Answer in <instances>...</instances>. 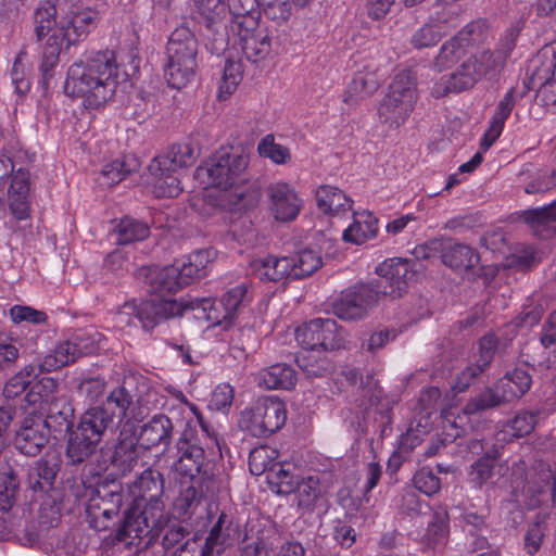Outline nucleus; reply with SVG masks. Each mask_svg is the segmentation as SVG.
Here are the masks:
<instances>
[{"label": "nucleus", "mask_w": 556, "mask_h": 556, "mask_svg": "<svg viewBox=\"0 0 556 556\" xmlns=\"http://www.w3.org/2000/svg\"><path fill=\"white\" fill-rule=\"evenodd\" d=\"M520 218L535 232L542 235L544 229L556 232V201L548 205L523 211Z\"/></svg>", "instance_id": "72a5a7b5"}, {"label": "nucleus", "mask_w": 556, "mask_h": 556, "mask_svg": "<svg viewBox=\"0 0 556 556\" xmlns=\"http://www.w3.org/2000/svg\"><path fill=\"white\" fill-rule=\"evenodd\" d=\"M49 434V427L42 414L30 412L18 425L14 445L22 454L36 456L48 443Z\"/></svg>", "instance_id": "f8f14e48"}, {"label": "nucleus", "mask_w": 556, "mask_h": 556, "mask_svg": "<svg viewBox=\"0 0 556 556\" xmlns=\"http://www.w3.org/2000/svg\"><path fill=\"white\" fill-rule=\"evenodd\" d=\"M315 198L319 211L332 218H344L353 211L354 201L336 186H319Z\"/></svg>", "instance_id": "6ab92c4d"}, {"label": "nucleus", "mask_w": 556, "mask_h": 556, "mask_svg": "<svg viewBox=\"0 0 556 556\" xmlns=\"http://www.w3.org/2000/svg\"><path fill=\"white\" fill-rule=\"evenodd\" d=\"M258 154L263 157L269 159L277 165H285L291 161L290 150L275 141L273 135H266L257 146Z\"/></svg>", "instance_id": "49530a36"}, {"label": "nucleus", "mask_w": 556, "mask_h": 556, "mask_svg": "<svg viewBox=\"0 0 556 556\" xmlns=\"http://www.w3.org/2000/svg\"><path fill=\"white\" fill-rule=\"evenodd\" d=\"M418 99L416 78L408 71L395 75L378 108L380 123L396 129L403 125Z\"/></svg>", "instance_id": "423d86ee"}, {"label": "nucleus", "mask_w": 556, "mask_h": 556, "mask_svg": "<svg viewBox=\"0 0 556 556\" xmlns=\"http://www.w3.org/2000/svg\"><path fill=\"white\" fill-rule=\"evenodd\" d=\"M153 176V192L156 197L175 198L180 194L182 188L178 173L166 170H150Z\"/></svg>", "instance_id": "37998d69"}, {"label": "nucleus", "mask_w": 556, "mask_h": 556, "mask_svg": "<svg viewBox=\"0 0 556 556\" xmlns=\"http://www.w3.org/2000/svg\"><path fill=\"white\" fill-rule=\"evenodd\" d=\"M116 242L118 244H129L136 241H142L150 235V228L146 223L125 217L115 228Z\"/></svg>", "instance_id": "4c0bfd02"}, {"label": "nucleus", "mask_w": 556, "mask_h": 556, "mask_svg": "<svg viewBox=\"0 0 556 556\" xmlns=\"http://www.w3.org/2000/svg\"><path fill=\"white\" fill-rule=\"evenodd\" d=\"M536 425V416L529 412L517 414L503 430L504 438L510 435L511 438H521L530 434Z\"/></svg>", "instance_id": "864d4df0"}, {"label": "nucleus", "mask_w": 556, "mask_h": 556, "mask_svg": "<svg viewBox=\"0 0 556 556\" xmlns=\"http://www.w3.org/2000/svg\"><path fill=\"white\" fill-rule=\"evenodd\" d=\"M79 357L78 350L71 338L58 343L38 364V367L41 372H51L75 363Z\"/></svg>", "instance_id": "c756f323"}, {"label": "nucleus", "mask_w": 556, "mask_h": 556, "mask_svg": "<svg viewBox=\"0 0 556 556\" xmlns=\"http://www.w3.org/2000/svg\"><path fill=\"white\" fill-rule=\"evenodd\" d=\"M414 486L427 496H432L441 490V480L430 468L422 467L413 477Z\"/></svg>", "instance_id": "bf43d9fd"}, {"label": "nucleus", "mask_w": 556, "mask_h": 556, "mask_svg": "<svg viewBox=\"0 0 556 556\" xmlns=\"http://www.w3.org/2000/svg\"><path fill=\"white\" fill-rule=\"evenodd\" d=\"M35 370V365L25 366L4 384L3 395L7 399H15L21 395L30 383V379L37 375Z\"/></svg>", "instance_id": "5fc2aeb1"}, {"label": "nucleus", "mask_w": 556, "mask_h": 556, "mask_svg": "<svg viewBox=\"0 0 556 556\" xmlns=\"http://www.w3.org/2000/svg\"><path fill=\"white\" fill-rule=\"evenodd\" d=\"M59 383L54 378L43 377L31 387V390L26 397L29 403L36 404V396L38 395L41 400L39 407L42 408V404L48 403L52 395L56 392Z\"/></svg>", "instance_id": "69168bd1"}, {"label": "nucleus", "mask_w": 556, "mask_h": 556, "mask_svg": "<svg viewBox=\"0 0 556 556\" xmlns=\"http://www.w3.org/2000/svg\"><path fill=\"white\" fill-rule=\"evenodd\" d=\"M229 31L245 58L252 63L264 61L271 51V41L268 30L261 27L260 20L248 17L229 26Z\"/></svg>", "instance_id": "9d476101"}, {"label": "nucleus", "mask_w": 556, "mask_h": 556, "mask_svg": "<svg viewBox=\"0 0 556 556\" xmlns=\"http://www.w3.org/2000/svg\"><path fill=\"white\" fill-rule=\"evenodd\" d=\"M287 420L283 402L275 396L263 397L245 408L240 416L239 426L253 437H266L278 431Z\"/></svg>", "instance_id": "0eeeda50"}, {"label": "nucleus", "mask_w": 556, "mask_h": 556, "mask_svg": "<svg viewBox=\"0 0 556 556\" xmlns=\"http://www.w3.org/2000/svg\"><path fill=\"white\" fill-rule=\"evenodd\" d=\"M266 193L269 200V208L276 220L291 222L300 214L303 201L288 182H273L267 187Z\"/></svg>", "instance_id": "2eb2a0df"}, {"label": "nucleus", "mask_w": 556, "mask_h": 556, "mask_svg": "<svg viewBox=\"0 0 556 556\" xmlns=\"http://www.w3.org/2000/svg\"><path fill=\"white\" fill-rule=\"evenodd\" d=\"M289 262L291 263V278L293 279L312 275L323 264L320 255L311 249L301 250L295 256L289 257Z\"/></svg>", "instance_id": "ea45409f"}, {"label": "nucleus", "mask_w": 556, "mask_h": 556, "mask_svg": "<svg viewBox=\"0 0 556 556\" xmlns=\"http://www.w3.org/2000/svg\"><path fill=\"white\" fill-rule=\"evenodd\" d=\"M79 356L96 353L101 348L103 336L96 329H87L72 337Z\"/></svg>", "instance_id": "4d7b16f0"}, {"label": "nucleus", "mask_w": 556, "mask_h": 556, "mask_svg": "<svg viewBox=\"0 0 556 556\" xmlns=\"http://www.w3.org/2000/svg\"><path fill=\"white\" fill-rule=\"evenodd\" d=\"M442 260L451 268L463 270L475 267L480 257L471 247L456 243L444 249Z\"/></svg>", "instance_id": "f704fd0d"}, {"label": "nucleus", "mask_w": 556, "mask_h": 556, "mask_svg": "<svg viewBox=\"0 0 556 556\" xmlns=\"http://www.w3.org/2000/svg\"><path fill=\"white\" fill-rule=\"evenodd\" d=\"M542 359L540 365L549 368L556 366V311L553 312L542 329L540 337Z\"/></svg>", "instance_id": "79ce46f5"}, {"label": "nucleus", "mask_w": 556, "mask_h": 556, "mask_svg": "<svg viewBox=\"0 0 556 556\" xmlns=\"http://www.w3.org/2000/svg\"><path fill=\"white\" fill-rule=\"evenodd\" d=\"M132 405L134 397L131 393L124 386H119L112 390L103 404L99 406L105 408L114 420L115 418L123 419L127 417Z\"/></svg>", "instance_id": "e433bc0d"}, {"label": "nucleus", "mask_w": 556, "mask_h": 556, "mask_svg": "<svg viewBox=\"0 0 556 556\" xmlns=\"http://www.w3.org/2000/svg\"><path fill=\"white\" fill-rule=\"evenodd\" d=\"M505 56L502 52L481 51L467 58L450 76L441 77L432 89L437 98L448 92H459L472 88L482 78L497 75L503 67Z\"/></svg>", "instance_id": "39448f33"}, {"label": "nucleus", "mask_w": 556, "mask_h": 556, "mask_svg": "<svg viewBox=\"0 0 556 556\" xmlns=\"http://www.w3.org/2000/svg\"><path fill=\"white\" fill-rule=\"evenodd\" d=\"M236 529L230 515L222 511L211 527L204 541L193 536L181 545L182 553H191V556L222 555L233 545Z\"/></svg>", "instance_id": "6e6552de"}, {"label": "nucleus", "mask_w": 556, "mask_h": 556, "mask_svg": "<svg viewBox=\"0 0 556 556\" xmlns=\"http://www.w3.org/2000/svg\"><path fill=\"white\" fill-rule=\"evenodd\" d=\"M249 164L245 154L216 151L207 161L197 168L195 177L205 187L215 189L217 194L210 198L217 200V205L225 210L236 208L243 199V172Z\"/></svg>", "instance_id": "7ed1b4c3"}, {"label": "nucleus", "mask_w": 556, "mask_h": 556, "mask_svg": "<svg viewBox=\"0 0 556 556\" xmlns=\"http://www.w3.org/2000/svg\"><path fill=\"white\" fill-rule=\"evenodd\" d=\"M20 482L16 476L10 471L0 476V509L10 510L17 501Z\"/></svg>", "instance_id": "603ef678"}, {"label": "nucleus", "mask_w": 556, "mask_h": 556, "mask_svg": "<svg viewBox=\"0 0 556 556\" xmlns=\"http://www.w3.org/2000/svg\"><path fill=\"white\" fill-rule=\"evenodd\" d=\"M486 33V23L478 20L467 24L454 38L462 47L464 45H478L485 39Z\"/></svg>", "instance_id": "680f3d73"}, {"label": "nucleus", "mask_w": 556, "mask_h": 556, "mask_svg": "<svg viewBox=\"0 0 556 556\" xmlns=\"http://www.w3.org/2000/svg\"><path fill=\"white\" fill-rule=\"evenodd\" d=\"M178 458L174 463L175 471L184 477L195 478L205 463V453L203 447L190 442L186 438H180L177 442Z\"/></svg>", "instance_id": "4be33fe9"}, {"label": "nucleus", "mask_w": 556, "mask_h": 556, "mask_svg": "<svg viewBox=\"0 0 556 556\" xmlns=\"http://www.w3.org/2000/svg\"><path fill=\"white\" fill-rule=\"evenodd\" d=\"M185 531L181 527L168 528L162 539V545L167 556H191V553H182L181 545L186 543Z\"/></svg>", "instance_id": "338daca9"}, {"label": "nucleus", "mask_w": 556, "mask_h": 556, "mask_svg": "<svg viewBox=\"0 0 556 556\" xmlns=\"http://www.w3.org/2000/svg\"><path fill=\"white\" fill-rule=\"evenodd\" d=\"M198 40L188 27H177L170 34L164 64L168 86L179 90L192 83L198 70Z\"/></svg>", "instance_id": "20e7f679"}, {"label": "nucleus", "mask_w": 556, "mask_h": 556, "mask_svg": "<svg viewBox=\"0 0 556 556\" xmlns=\"http://www.w3.org/2000/svg\"><path fill=\"white\" fill-rule=\"evenodd\" d=\"M442 38V30L435 29L429 22L416 29L410 37V45L415 49H425L435 46Z\"/></svg>", "instance_id": "052dcab7"}, {"label": "nucleus", "mask_w": 556, "mask_h": 556, "mask_svg": "<svg viewBox=\"0 0 556 556\" xmlns=\"http://www.w3.org/2000/svg\"><path fill=\"white\" fill-rule=\"evenodd\" d=\"M276 451L266 446L254 448L249 456V466L253 475L267 473L269 468L275 464L273 462Z\"/></svg>", "instance_id": "13d9d810"}, {"label": "nucleus", "mask_w": 556, "mask_h": 556, "mask_svg": "<svg viewBox=\"0 0 556 556\" xmlns=\"http://www.w3.org/2000/svg\"><path fill=\"white\" fill-rule=\"evenodd\" d=\"M295 370L291 366L282 363L262 369L257 375L258 386L268 390H290L295 386Z\"/></svg>", "instance_id": "cd10ccee"}, {"label": "nucleus", "mask_w": 556, "mask_h": 556, "mask_svg": "<svg viewBox=\"0 0 556 556\" xmlns=\"http://www.w3.org/2000/svg\"><path fill=\"white\" fill-rule=\"evenodd\" d=\"M462 46L455 38L446 41L434 59L433 65L438 71L451 67L460 56Z\"/></svg>", "instance_id": "e2e57ef3"}, {"label": "nucleus", "mask_w": 556, "mask_h": 556, "mask_svg": "<svg viewBox=\"0 0 556 556\" xmlns=\"http://www.w3.org/2000/svg\"><path fill=\"white\" fill-rule=\"evenodd\" d=\"M131 170V164L127 160L116 159L103 167L100 180L103 185L113 186L121 182Z\"/></svg>", "instance_id": "6e6d98bb"}, {"label": "nucleus", "mask_w": 556, "mask_h": 556, "mask_svg": "<svg viewBox=\"0 0 556 556\" xmlns=\"http://www.w3.org/2000/svg\"><path fill=\"white\" fill-rule=\"evenodd\" d=\"M99 441L75 429L70 433L66 456L72 464H79L89 458L97 450Z\"/></svg>", "instance_id": "473e14b6"}, {"label": "nucleus", "mask_w": 556, "mask_h": 556, "mask_svg": "<svg viewBox=\"0 0 556 556\" xmlns=\"http://www.w3.org/2000/svg\"><path fill=\"white\" fill-rule=\"evenodd\" d=\"M541 467L540 482L538 483V486L535 485V482L528 481L523 486V492L533 493L535 498H533L531 505H538L543 501L541 496L551 491L553 494L554 505L556 506V484L554 482L552 471L543 465Z\"/></svg>", "instance_id": "de8ad7c7"}, {"label": "nucleus", "mask_w": 556, "mask_h": 556, "mask_svg": "<svg viewBox=\"0 0 556 556\" xmlns=\"http://www.w3.org/2000/svg\"><path fill=\"white\" fill-rule=\"evenodd\" d=\"M252 267L261 280L280 281L291 277L292 267L289 257L267 256L254 261Z\"/></svg>", "instance_id": "7c9ffc66"}, {"label": "nucleus", "mask_w": 556, "mask_h": 556, "mask_svg": "<svg viewBox=\"0 0 556 556\" xmlns=\"http://www.w3.org/2000/svg\"><path fill=\"white\" fill-rule=\"evenodd\" d=\"M139 509L136 506L125 516L121 530L123 535L130 539H140L163 522L164 514H161L159 506Z\"/></svg>", "instance_id": "aec40b11"}, {"label": "nucleus", "mask_w": 556, "mask_h": 556, "mask_svg": "<svg viewBox=\"0 0 556 556\" xmlns=\"http://www.w3.org/2000/svg\"><path fill=\"white\" fill-rule=\"evenodd\" d=\"M60 22H56V8L50 0L40 2L35 12V34L38 40H41L54 33L59 28Z\"/></svg>", "instance_id": "c9c22d12"}, {"label": "nucleus", "mask_w": 556, "mask_h": 556, "mask_svg": "<svg viewBox=\"0 0 556 556\" xmlns=\"http://www.w3.org/2000/svg\"><path fill=\"white\" fill-rule=\"evenodd\" d=\"M137 442L132 437L124 438V432H121V439L113 453L112 462L123 471L130 470L139 458Z\"/></svg>", "instance_id": "a19ab883"}, {"label": "nucleus", "mask_w": 556, "mask_h": 556, "mask_svg": "<svg viewBox=\"0 0 556 556\" xmlns=\"http://www.w3.org/2000/svg\"><path fill=\"white\" fill-rule=\"evenodd\" d=\"M539 101L548 110H556V63L548 77L538 89Z\"/></svg>", "instance_id": "774afa93"}, {"label": "nucleus", "mask_w": 556, "mask_h": 556, "mask_svg": "<svg viewBox=\"0 0 556 556\" xmlns=\"http://www.w3.org/2000/svg\"><path fill=\"white\" fill-rule=\"evenodd\" d=\"M324 493L325 489L318 477L309 476L298 485L299 505L311 508Z\"/></svg>", "instance_id": "8fccbe9b"}, {"label": "nucleus", "mask_w": 556, "mask_h": 556, "mask_svg": "<svg viewBox=\"0 0 556 556\" xmlns=\"http://www.w3.org/2000/svg\"><path fill=\"white\" fill-rule=\"evenodd\" d=\"M379 298L380 290L372 283L356 285L341 293L340 298L333 302L332 309L340 319H361Z\"/></svg>", "instance_id": "9b49d317"}, {"label": "nucleus", "mask_w": 556, "mask_h": 556, "mask_svg": "<svg viewBox=\"0 0 556 556\" xmlns=\"http://www.w3.org/2000/svg\"><path fill=\"white\" fill-rule=\"evenodd\" d=\"M99 21V12L91 8H84L63 16L60 26L52 35L60 36L61 41L67 45H75L84 40Z\"/></svg>", "instance_id": "dca6fc26"}, {"label": "nucleus", "mask_w": 556, "mask_h": 556, "mask_svg": "<svg viewBox=\"0 0 556 556\" xmlns=\"http://www.w3.org/2000/svg\"><path fill=\"white\" fill-rule=\"evenodd\" d=\"M60 38V36L50 35L43 47L40 72L45 84L52 77V72L59 63V56L63 46Z\"/></svg>", "instance_id": "c03bdc74"}, {"label": "nucleus", "mask_w": 556, "mask_h": 556, "mask_svg": "<svg viewBox=\"0 0 556 556\" xmlns=\"http://www.w3.org/2000/svg\"><path fill=\"white\" fill-rule=\"evenodd\" d=\"M496 343L497 342L494 334H485L480 340V358L477 362V364L468 366L457 377V381L455 384V389L457 391H464L469 386L470 380L480 375L485 369V367L491 363L496 349Z\"/></svg>", "instance_id": "bb28decb"}, {"label": "nucleus", "mask_w": 556, "mask_h": 556, "mask_svg": "<svg viewBox=\"0 0 556 556\" xmlns=\"http://www.w3.org/2000/svg\"><path fill=\"white\" fill-rule=\"evenodd\" d=\"M353 222L342 232L344 242L363 244L376 237L378 231V219L368 211H352Z\"/></svg>", "instance_id": "a878e982"}, {"label": "nucleus", "mask_w": 556, "mask_h": 556, "mask_svg": "<svg viewBox=\"0 0 556 556\" xmlns=\"http://www.w3.org/2000/svg\"><path fill=\"white\" fill-rule=\"evenodd\" d=\"M193 148L188 143L173 144L167 151L155 156L149 165V170H172L179 173L184 167L191 166L195 162Z\"/></svg>", "instance_id": "5701e85b"}, {"label": "nucleus", "mask_w": 556, "mask_h": 556, "mask_svg": "<svg viewBox=\"0 0 556 556\" xmlns=\"http://www.w3.org/2000/svg\"><path fill=\"white\" fill-rule=\"evenodd\" d=\"M260 0H228V11L231 15L229 26H236L237 23L244 21L248 17L260 20Z\"/></svg>", "instance_id": "09e8293b"}, {"label": "nucleus", "mask_w": 556, "mask_h": 556, "mask_svg": "<svg viewBox=\"0 0 556 556\" xmlns=\"http://www.w3.org/2000/svg\"><path fill=\"white\" fill-rule=\"evenodd\" d=\"M163 489L162 475L151 469L144 470L134 485L136 506L138 508H154L159 506L161 514H164V504L161 500Z\"/></svg>", "instance_id": "a211bd4d"}, {"label": "nucleus", "mask_w": 556, "mask_h": 556, "mask_svg": "<svg viewBox=\"0 0 556 556\" xmlns=\"http://www.w3.org/2000/svg\"><path fill=\"white\" fill-rule=\"evenodd\" d=\"M532 383V379L527 370L516 368L507 372L497 381L498 390L502 392L504 400L508 402L515 401L526 394Z\"/></svg>", "instance_id": "2f4dec72"}, {"label": "nucleus", "mask_w": 556, "mask_h": 556, "mask_svg": "<svg viewBox=\"0 0 556 556\" xmlns=\"http://www.w3.org/2000/svg\"><path fill=\"white\" fill-rule=\"evenodd\" d=\"M379 276L374 287L380 290V295L391 298L401 296L405 291L407 281L413 278L412 262L405 258H389L376 267Z\"/></svg>", "instance_id": "ddd939ff"}, {"label": "nucleus", "mask_w": 556, "mask_h": 556, "mask_svg": "<svg viewBox=\"0 0 556 556\" xmlns=\"http://www.w3.org/2000/svg\"><path fill=\"white\" fill-rule=\"evenodd\" d=\"M380 67L374 60L365 61L355 73L351 84L349 85L344 102L348 104L355 103L358 99H363L371 94L382 80Z\"/></svg>", "instance_id": "f3484780"}, {"label": "nucleus", "mask_w": 556, "mask_h": 556, "mask_svg": "<svg viewBox=\"0 0 556 556\" xmlns=\"http://www.w3.org/2000/svg\"><path fill=\"white\" fill-rule=\"evenodd\" d=\"M30 175L27 170L18 169L11 178L8 189V205L11 214L18 220L29 217Z\"/></svg>", "instance_id": "412c9836"}, {"label": "nucleus", "mask_w": 556, "mask_h": 556, "mask_svg": "<svg viewBox=\"0 0 556 556\" xmlns=\"http://www.w3.org/2000/svg\"><path fill=\"white\" fill-rule=\"evenodd\" d=\"M198 12L213 24L223 18L228 11V3L224 0H193Z\"/></svg>", "instance_id": "0e129e2a"}, {"label": "nucleus", "mask_w": 556, "mask_h": 556, "mask_svg": "<svg viewBox=\"0 0 556 556\" xmlns=\"http://www.w3.org/2000/svg\"><path fill=\"white\" fill-rule=\"evenodd\" d=\"M299 344L308 350L332 351L344 348L343 331L332 318H314L295 330Z\"/></svg>", "instance_id": "1a4fd4ad"}, {"label": "nucleus", "mask_w": 556, "mask_h": 556, "mask_svg": "<svg viewBox=\"0 0 556 556\" xmlns=\"http://www.w3.org/2000/svg\"><path fill=\"white\" fill-rule=\"evenodd\" d=\"M114 420L109 412L100 406L90 407L79 419L77 429L101 442L104 432L113 425Z\"/></svg>", "instance_id": "c85d7f7f"}, {"label": "nucleus", "mask_w": 556, "mask_h": 556, "mask_svg": "<svg viewBox=\"0 0 556 556\" xmlns=\"http://www.w3.org/2000/svg\"><path fill=\"white\" fill-rule=\"evenodd\" d=\"M506 402L508 401L504 400L501 390H498V384L496 383L494 388L485 389L478 396L468 402L465 406V413L473 414L477 410L491 408Z\"/></svg>", "instance_id": "3c124183"}, {"label": "nucleus", "mask_w": 556, "mask_h": 556, "mask_svg": "<svg viewBox=\"0 0 556 556\" xmlns=\"http://www.w3.org/2000/svg\"><path fill=\"white\" fill-rule=\"evenodd\" d=\"M117 76L114 51H98L68 67L64 92L71 98L80 99L86 109H99L115 93Z\"/></svg>", "instance_id": "f03ea898"}, {"label": "nucleus", "mask_w": 556, "mask_h": 556, "mask_svg": "<svg viewBox=\"0 0 556 556\" xmlns=\"http://www.w3.org/2000/svg\"><path fill=\"white\" fill-rule=\"evenodd\" d=\"M213 256L212 250H198L173 265L149 269L147 277L151 296L137 308V318L146 330H151L166 319L179 317L186 311L198 307V301L177 300L169 294L204 277Z\"/></svg>", "instance_id": "f257e3e1"}, {"label": "nucleus", "mask_w": 556, "mask_h": 556, "mask_svg": "<svg viewBox=\"0 0 556 556\" xmlns=\"http://www.w3.org/2000/svg\"><path fill=\"white\" fill-rule=\"evenodd\" d=\"M516 105L515 89L510 88L504 97L498 101L494 114L490 121V126L485 130L481 142L480 149L486 151L501 136L505 122L510 116L513 109Z\"/></svg>", "instance_id": "b1692460"}, {"label": "nucleus", "mask_w": 556, "mask_h": 556, "mask_svg": "<svg viewBox=\"0 0 556 556\" xmlns=\"http://www.w3.org/2000/svg\"><path fill=\"white\" fill-rule=\"evenodd\" d=\"M242 65L240 62L228 60L224 66L223 77L218 87V98L226 100L238 88L242 80Z\"/></svg>", "instance_id": "a18cd8bd"}, {"label": "nucleus", "mask_w": 556, "mask_h": 556, "mask_svg": "<svg viewBox=\"0 0 556 556\" xmlns=\"http://www.w3.org/2000/svg\"><path fill=\"white\" fill-rule=\"evenodd\" d=\"M498 457V450L493 447L485 452L470 466L469 481L477 488H481L488 483L493 477L494 463Z\"/></svg>", "instance_id": "58836bf2"}, {"label": "nucleus", "mask_w": 556, "mask_h": 556, "mask_svg": "<svg viewBox=\"0 0 556 556\" xmlns=\"http://www.w3.org/2000/svg\"><path fill=\"white\" fill-rule=\"evenodd\" d=\"M172 431L170 419L163 414H157L141 427L137 441L144 448L157 445L167 446L170 442Z\"/></svg>", "instance_id": "393cba45"}, {"label": "nucleus", "mask_w": 556, "mask_h": 556, "mask_svg": "<svg viewBox=\"0 0 556 556\" xmlns=\"http://www.w3.org/2000/svg\"><path fill=\"white\" fill-rule=\"evenodd\" d=\"M249 299V283L243 281L229 289L219 301L212 302L207 299L198 301V307L201 306L204 312H207L206 319L208 321L220 324L231 320L239 307Z\"/></svg>", "instance_id": "4468645a"}]
</instances>
